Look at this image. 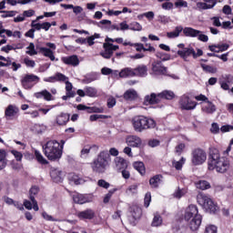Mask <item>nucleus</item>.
<instances>
[{
  "instance_id": "12",
  "label": "nucleus",
  "mask_w": 233,
  "mask_h": 233,
  "mask_svg": "<svg viewBox=\"0 0 233 233\" xmlns=\"http://www.w3.org/2000/svg\"><path fill=\"white\" fill-rule=\"evenodd\" d=\"M151 70L154 76H165V74H167V67L163 66L161 60L153 61Z\"/></svg>"
},
{
  "instance_id": "5",
  "label": "nucleus",
  "mask_w": 233,
  "mask_h": 233,
  "mask_svg": "<svg viewBox=\"0 0 233 233\" xmlns=\"http://www.w3.org/2000/svg\"><path fill=\"white\" fill-rule=\"evenodd\" d=\"M131 123L135 132H145V130H150L157 127L156 120L145 116H134Z\"/></svg>"
},
{
  "instance_id": "17",
  "label": "nucleus",
  "mask_w": 233,
  "mask_h": 233,
  "mask_svg": "<svg viewBox=\"0 0 233 233\" xmlns=\"http://www.w3.org/2000/svg\"><path fill=\"white\" fill-rule=\"evenodd\" d=\"M218 5V0H203V2L197 3V8L198 10H211Z\"/></svg>"
},
{
  "instance_id": "19",
  "label": "nucleus",
  "mask_w": 233,
  "mask_h": 233,
  "mask_svg": "<svg viewBox=\"0 0 233 233\" xmlns=\"http://www.w3.org/2000/svg\"><path fill=\"white\" fill-rule=\"evenodd\" d=\"M76 216L79 219H94V218H96V211H94V209L87 208L84 211H79Z\"/></svg>"
},
{
  "instance_id": "21",
  "label": "nucleus",
  "mask_w": 233,
  "mask_h": 233,
  "mask_svg": "<svg viewBox=\"0 0 233 233\" xmlns=\"http://www.w3.org/2000/svg\"><path fill=\"white\" fill-rule=\"evenodd\" d=\"M182 32L186 37H198L199 34H202L200 30L192 27H185Z\"/></svg>"
},
{
  "instance_id": "14",
  "label": "nucleus",
  "mask_w": 233,
  "mask_h": 233,
  "mask_svg": "<svg viewBox=\"0 0 233 233\" xmlns=\"http://www.w3.org/2000/svg\"><path fill=\"white\" fill-rule=\"evenodd\" d=\"M161 101H163L161 98V93H151L145 96L144 105H157L161 103Z\"/></svg>"
},
{
  "instance_id": "48",
  "label": "nucleus",
  "mask_w": 233,
  "mask_h": 233,
  "mask_svg": "<svg viewBox=\"0 0 233 233\" xmlns=\"http://www.w3.org/2000/svg\"><path fill=\"white\" fill-rule=\"evenodd\" d=\"M185 164V157H181L179 161L174 163V167L177 170H181L183 168V165Z\"/></svg>"
},
{
  "instance_id": "10",
  "label": "nucleus",
  "mask_w": 233,
  "mask_h": 233,
  "mask_svg": "<svg viewBox=\"0 0 233 233\" xmlns=\"http://www.w3.org/2000/svg\"><path fill=\"white\" fill-rule=\"evenodd\" d=\"M22 86L25 90H30V88H33L34 85H36V83H39V76L35 75H25L22 80Z\"/></svg>"
},
{
  "instance_id": "26",
  "label": "nucleus",
  "mask_w": 233,
  "mask_h": 233,
  "mask_svg": "<svg viewBox=\"0 0 233 233\" xmlns=\"http://www.w3.org/2000/svg\"><path fill=\"white\" fill-rule=\"evenodd\" d=\"M19 112V108L14 105H9L5 112V117H14Z\"/></svg>"
},
{
  "instance_id": "3",
  "label": "nucleus",
  "mask_w": 233,
  "mask_h": 233,
  "mask_svg": "<svg viewBox=\"0 0 233 233\" xmlns=\"http://www.w3.org/2000/svg\"><path fill=\"white\" fill-rule=\"evenodd\" d=\"M112 158L108 151H101L96 158L91 163V168L96 174H105L107 167H110Z\"/></svg>"
},
{
  "instance_id": "35",
  "label": "nucleus",
  "mask_w": 233,
  "mask_h": 233,
  "mask_svg": "<svg viewBox=\"0 0 233 233\" xmlns=\"http://www.w3.org/2000/svg\"><path fill=\"white\" fill-rule=\"evenodd\" d=\"M196 187L199 190H208V188H210V183L207 180H199L196 183Z\"/></svg>"
},
{
  "instance_id": "4",
  "label": "nucleus",
  "mask_w": 233,
  "mask_h": 233,
  "mask_svg": "<svg viewBox=\"0 0 233 233\" xmlns=\"http://www.w3.org/2000/svg\"><path fill=\"white\" fill-rule=\"evenodd\" d=\"M198 207L195 205H189L186 209V213L184 216L185 221H188V226L190 230H198L199 227H201V221L203 220V217L198 214Z\"/></svg>"
},
{
  "instance_id": "18",
  "label": "nucleus",
  "mask_w": 233,
  "mask_h": 233,
  "mask_svg": "<svg viewBox=\"0 0 233 233\" xmlns=\"http://www.w3.org/2000/svg\"><path fill=\"white\" fill-rule=\"evenodd\" d=\"M229 46L228 44H222V45H212L208 46V49L210 52H213L214 54H218L219 56H227V54H222V52H225L228 50Z\"/></svg>"
},
{
  "instance_id": "45",
  "label": "nucleus",
  "mask_w": 233,
  "mask_h": 233,
  "mask_svg": "<svg viewBox=\"0 0 233 233\" xmlns=\"http://www.w3.org/2000/svg\"><path fill=\"white\" fill-rule=\"evenodd\" d=\"M1 17L3 19H6V17H14V15H15V14H17L16 11H0Z\"/></svg>"
},
{
  "instance_id": "44",
  "label": "nucleus",
  "mask_w": 233,
  "mask_h": 233,
  "mask_svg": "<svg viewBox=\"0 0 233 233\" xmlns=\"http://www.w3.org/2000/svg\"><path fill=\"white\" fill-rule=\"evenodd\" d=\"M117 192V188H113L108 191V193L105 196L103 203L106 204L110 202V199L112 198V196H114V193Z\"/></svg>"
},
{
  "instance_id": "62",
  "label": "nucleus",
  "mask_w": 233,
  "mask_h": 233,
  "mask_svg": "<svg viewBox=\"0 0 233 233\" xmlns=\"http://www.w3.org/2000/svg\"><path fill=\"white\" fill-rule=\"evenodd\" d=\"M222 78L224 79L225 83H228V85H230V83L233 82V76H232V75H225V76H222Z\"/></svg>"
},
{
  "instance_id": "37",
  "label": "nucleus",
  "mask_w": 233,
  "mask_h": 233,
  "mask_svg": "<svg viewBox=\"0 0 233 233\" xmlns=\"http://www.w3.org/2000/svg\"><path fill=\"white\" fill-rule=\"evenodd\" d=\"M142 210L140 208L133 207L131 208V216L133 219H139L141 218Z\"/></svg>"
},
{
  "instance_id": "38",
  "label": "nucleus",
  "mask_w": 233,
  "mask_h": 233,
  "mask_svg": "<svg viewBox=\"0 0 233 233\" xmlns=\"http://www.w3.org/2000/svg\"><path fill=\"white\" fill-rule=\"evenodd\" d=\"M92 148H98L97 146L94 145L92 146H85L82 150H81V157H86V156H88V154H90V150H92Z\"/></svg>"
},
{
  "instance_id": "51",
  "label": "nucleus",
  "mask_w": 233,
  "mask_h": 233,
  "mask_svg": "<svg viewBox=\"0 0 233 233\" xmlns=\"http://www.w3.org/2000/svg\"><path fill=\"white\" fill-rule=\"evenodd\" d=\"M130 46H134L137 52H145V46L143 44L137 43L130 45Z\"/></svg>"
},
{
  "instance_id": "59",
  "label": "nucleus",
  "mask_w": 233,
  "mask_h": 233,
  "mask_svg": "<svg viewBox=\"0 0 233 233\" xmlns=\"http://www.w3.org/2000/svg\"><path fill=\"white\" fill-rule=\"evenodd\" d=\"M121 174H122V177H124V179H130V171H128L127 168H124L122 170H120Z\"/></svg>"
},
{
  "instance_id": "23",
  "label": "nucleus",
  "mask_w": 233,
  "mask_h": 233,
  "mask_svg": "<svg viewBox=\"0 0 233 233\" xmlns=\"http://www.w3.org/2000/svg\"><path fill=\"white\" fill-rule=\"evenodd\" d=\"M162 179H163V175H155L154 177H152L149 179V185L151 188H158Z\"/></svg>"
},
{
  "instance_id": "2",
  "label": "nucleus",
  "mask_w": 233,
  "mask_h": 233,
  "mask_svg": "<svg viewBox=\"0 0 233 233\" xmlns=\"http://www.w3.org/2000/svg\"><path fill=\"white\" fill-rule=\"evenodd\" d=\"M43 152L49 161H57L63 156V146L57 140H49L43 146Z\"/></svg>"
},
{
  "instance_id": "46",
  "label": "nucleus",
  "mask_w": 233,
  "mask_h": 233,
  "mask_svg": "<svg viewBox=\"0 0 233 233\" xmlns=\"http://www.w3.org/2000/svg\"><path fill=\"white\" fill-rule=\"evenodd\" d=\"M65 65H69V66H77L79 65V59H63Z\"/></svg>"
},
{
  "instance_id": "28",
  "label": "nucleus",
  "mask_w": 233,
  "mask_h": 233,
  "mask_svg": "<svg viewBox=\"0 0 233 233\" xmlns=\"http://www.w3.org/2000/svg\"><path fill=\"white\" fill-rule=\"evenodd\" d=\"M207 103V106H202V112H204L205 114H214V112H216V105H214L210 101H208Z\"/></svg>"
},
{
  "instance_id": "63",
  "label": "nucleus",
  "mask_w": 233,
  "mask_h": 233,
  "mask_svg": "<svg viewBox=\"0 0 233 233\" xmlns=\"http://www.w3.org/2000/svg\"><path fill=\"white\" fill-rule=\"evenodd\" d=\"M107 106L109 108H114V106H116V98L114 97H110L107 99Z\"/></svg>"
},
{
  "instance_id": "33",
  "label": "nucleus",
  "mask_w": 233,
  "mask_h": 233,
  "mask_svg": "<svg viewBox=\"0 0 233 233\" xmlns=\"http://www.w3.org/2000/svg\"><path fill=\"white\" fill-rule=\"evenodd\" d=\"M8 160H6V151L0 149V170H3L6 167Z\"/></svg>"
},
{
  "instance_id": "53",
  "label": "nucleus",
  "mask_w": 233,
  "mask_h": 233,
  "mask_svg": "<svg viewBox=\"0 0 233 233\" xmlns=\"http://www.w3.org/2000/svg\"><path fill=\"white\" fill-rule=\"evenodd\" d=\"M163 10H172L174 4L172 2H165L162 4Z\"/></svg>"
},
{
  "instance_id": "56",
  "label": "nucleus",
  "mask_w": 233,
  "mask_h": 233,
  "mask_svg": "<svg viewBox=\"0 0 233 233\" xmlns=\"http://www.w3.org/2000/svg\"><path fill=\"white\" fill-rule=\"evenodd\" d=\"M24 17H33V15H35V11L34 9H29L23 12Z\"/></svg>"
},
{
  "instance_id": "36",
  "label": "nucleus",
  "mask_w": 233,
  "mask_h": 233,
  "mask_svg": "<svg viewBox=\"0 0 233 233\" xmlns=\"http://www.w3.org/2000/svg\"><path fill=\"white\" fill-rule=\"evenodd\" d=\"M161 98L163 99H167V100H172L176 97V94L172 91L168 90H164L160 93Z\"/></svg>"
},
{
  "instance_id": "22",
  "label": "nucleus",
  "mask_w": 233,
  "mask_h": 233,
  "mask_svg": "<svg viewBox=\"0 0 233 233\" xmlns=\"http://www.w3.org/2000/svg\"><path fill=\"white\" fill-rule=\"evenodd\" d=\"M68 77L61 73H56L54 76L45 78L46 83H56V81H66Z\"/></svg>"
},
{
  "instance_id": "47",
  "label": "nucleus",
  "mask_w": 233,
  "mask_h": 233,
  "mask_svg": "<svg viewBox=\"0 0 233 233\" xmlns=\"http://www.w3.org/2000/svg\"><path fill=\"white\" fill-rule=\"evenodd\" d=\"M163 223V219H161V216L156 215L153 218L152 227H159Z\"/></svg>"
},
{
  "instance_id": "57",
  "label": "nucleus",
  "mask_w": 233,
  "mask_h": 233,
  "mask_svg": "<svg viewBox=\"0 0 233 233\" xmlns=\"http://www.w3.org/2000/svg\"><path fill=\"white\" fill-rule=\"evenodd\" d=\"M222 12L226 15H230L232 14V7H230L228 5H226L223 6Z\"/></svg>"
},
{
  "instance_id": "13",
  "label": "nucleus",
  "mask_w": 233,
  "mask_h": 233,
  "mask_svg": "<svg viewBox=\"0 0 233 233\" xmlns=\"http://www.w3.org/2000/svg\"><path fill=\"white\" fill-rule=\"evenodd\" d=\"M104 50L105 51L101 54L102 57H105V59H110L114 55V52H116V50H119V46H114V44L106 42L104 43Z\"/></svg>"
},
{
  "instance_id": "20",
  "label": "nucleus",
  "mask_w": 233,
  "mask_h": 233,
  "mask_svg": "<svg viewBox=\"0 0 233 233\" xmlns=\"http://www.w3.org/2000/svg\"><path fill=\"white\" fill-rule=\"evenodd\" d=\"M115 166L116 170H124L125 168H128V161L127 159L121 157H116L114 160Z\"/></svg>"
},
{
  "instance_id": "27",
  "label": "nucleus",
  "mask_w": 233,
  "mask_h": 233,
  "mask_svg": "<svg viewBox=\"0 0 233 233\" xmlns=\"http://www.w3.org/2000/svg\"><path fill=\"white\" fill-rule=\"evenodd\" d=\"M38 52L39 54H42V56H45V57L56 59V56H54V51H52V49L48 47H40Z\"/></svg>"
},
{
  "instance_id": "25",
  "label": "nucleus",
  "mask_w": 233,
  "mask_h": 233,
  "mask_svg": "<svg viewBox=\"0 0 233 233\" xmlns=\"http://www.w3.org/2000/svg\"><path fill=\"white\" fill-rule=\"evenodd\" d=\"M124 99H126V101H134L135 99H137V91L135 89L127 90L124 93Z\"/></svg>"
},
{
  "instance_id": "29",
  "label": "nucleus",
  "mask_w": 233,
  "mask_h": 233,
  "mask_svg": "<svg viewBox=\"0 0 233 233\" xmlns=\"http://www.w3.org/2000/svg\"><path fill=\"white\" fill-rule=\"evenodd\" d=\"M73 201L75 203H77L78 205H84V203L88 202V198H86L84 195L76 193L75 195H73Z\"/></svg>"
},
{
  "instance_id": "39",
  "label": "nucleus",
  "mask_w": 233,
  "mask_h": 233,
  "mask_svg": "<svg viewBox=\"0 0 233 233\" xmlns=\"http://www.w3.org/2000/svg\"><path fill=\"white\" fill-rule=\"evenodd\" d=\"M35 159L40 163L41 165H48V160L44 158L43 155L37 150L35 151Z\"/></svg>"
},
{
  "instance_id": "9",
  "label": "nucleus",
  "mask_w": 233,
  "mask_h": 233,
  "mask_svg": "<svg viewBox=\"0 0 233 233\" xmlns=\"http://www.w3.org/2000/svg\"><path fill=\"white\" fill-rule=\"evenodd\" d=\"M191 161L195 166L203 165V163L207 161V153L201 148L194 149Z\"/></svg>"
},
{
  "instance_id": "15",
  "label": "nucleus",
  "mask_w": 233,
  "mask_h": 233,
  "mask_svg": "<svg viewBox=\"0 0 233 233\" xmlns=\"http://www.w3.org/2000/svg\"><path fill=\"white\" fill-rule=\"evenodd\" d=\"M126 143L128 145V147H133L135 148H139V147L143 145L141 137L136 135L127 136L126 138Z\"/></svg>"
},
{
  "instance_id": "16",
  "label": "nucleus",
  "mask_w": 233,
  "mask_h": 233,
  "mask_svg": "<svg viewBox=\"0 0 233 233\" xmlns=\"http://www.w3.org/2000/svg\"><path fill=\"white\" fill-rule=\"evenodd\" d=\"M39 194V187L36 186H34L29 190V199L33 203V209L35 212H37L39 210V206L37 205V200H35V197Z\"/></svg>"
},
{
  "instance_id": "24",
  "label": "nucleus",
  "mask_w": 233,
  "mask_h": 233,
  "mask_svg": "<svg viewBox=\"0 0 233 233\" xmlns=\"http://www.w3.org/2000/svg\"><path fill=\"white\" fill-rule=\"evenodd\" d=\"M35 96L39 99L41 97H44V99L46 101H54V96H52V94L50 92H48V90L45 89L41 92L35 93Z\"/></svg>"
},
{
  "instance_id": "32",
  "label": "nucleus",
  "mask_w": 233,
  "mask_h": 233,
  "mask_svg": "<svg viewBox=\"0 0 233 233\" xmlns=\"http://www.w3.org/2000/svg\"><path fill=\"white\" fill-rule=\"evenodd\" d=\"M61 174L62 172L57 169L51 170L50 176L53 181H55V183H61V181H63V178L61 177Z\"/></svg>"
},
{
  "instance_id": "11",
  "label": "nucleus",
  "mask_w": 233,
  "mask_h": 233,
  "mask_svg": "<svg viewBox=\"0 0 233 233\" xmlns=\"http://www.w3.org/2000/svg\"><path fill=\"white\" fill-rule=\"evenodd\" d=\"M179 105L182 110H194L198 106V103L196 101H192V99L187 96H183L180 97Z\"/></svg>"
},
{
  "instance_id": "43",
  "label": "nucleus",
  "mask_w": 233,
  "mask_h": 233,
  "mask_svg": "<svg viewBox=\"0 0 233 233\" xmlns=\"http://www.w3.org/2000/svg\"><path fill=\"white\" fill-rule=\"evenodd\" d=\"M86 96H88L89 97H96L97 96V89L96 87H86Z\"/></svg>"
},
{
  "instance_id": "58",
  "label": "nucleus",
  "mask_w": 233,
  "mask_h": 233,
  "mask_svg": "<svg viewBox=\"0 0 233 233\" xmlns=\"http://www.w3.org/2000/svg\"><path fill=\"white\" fill-rule=\"evenodd\" d=\"M212 134H219V126L218 123H213L210 129Z\"/></svg>"
},
{
  "instance_id": "52",
  "label": "nucleus",
  "mask_w": 233,
  "mask_h": 233,
  "mask_svg": "<svg viewBox=\"0 0 233 233\" xmlns=\"http://www.w3.org/2000/svg\"><path fill=\"white\" fill-rule=\"evenodd\" d=\"M11 154H13V156H15L16 161H21V159H23V153H21L17 150H12Z\"/></svg>"
},
{
  "instance_id": "41",
  "label": "nucleus",
  "mask_w": 233,
  "mask_h": 233,
  "mask_svg": "<svg viewBox=\"0 0 233 233\" xmlns=\"http://www.w3.org/2000/svg\"><path fill=\"white\" fill-rule=\"evenodd\" d=\"M200 66L204 72H208L209 74H216V72H218V68L212 66H208L207 64H201Z\"/></svg>"
},
{
  "instance_id": "7",
  "label": "nucleus",
  "mask_w": 233,
  "mask_h": 233,
  "mask_svg": "<svg viewBox=\"0 0 233 233\" xmlns=\"http://www.w3.org/2000/svg\"><path fill=\"white\" fill-rule=\"evenodd\" d=\"M148 72L147 66H139L135 69L130 67H126L119 72V77H134L137 76L138 77H145Z\"/></svg>"
},
{
  "instance_id": "31",
  "label": "nucleus",
  "mask_w": 233,
  "mask_h": 233,
  "mask_svg": "<svg viewBox=\"0 0 233 233\" xmlns=\"http://www.w3.org/2000/svg\"><path fill=\"white\" fill-rule=\"evenodd\" d=\"M70 121V115L62 113L60 116L56 117V123L57 125L63 126L66 123H68Z\"/></svg>"
},
{
  "instance_id": "64",
  "label": "nucleus",
  "mask_w": 233,
  "mask_h": 233,
  "mask_svg": "<svg viewBox=\"0 0 233 233\" xmlns=\"http://www.w3.org/2000/svg\"><path fill=\"white\" fill-rule=\"evenodd\" d=\"M185 150V144H179L176 147V153L178 154V156H181V152Z\"/></svg>"
},
{
  "instance_id": "55",
  "label": "nucleus",
  "mask_w": 233,
  "mask_h": 233,
  "mask_svg": "<svg viewBox=\"0 0 233 233\" xmlns=\"http://www.w3.org/2000/svg\"><path fill=\"white\" fill-rule=\"evenodd\" d=\"M205 233H218V228L214 225H210L206 228Z\"/></svg>"
},
{
  "instance_id": "50",
  "label": "nucleus",
  "mask_w": 233,
  "mask_h": 233,
  "mask_svg": "<svg viewBox=\"0 0 233 233\" xmlns=\"http://www.w3.org/2000/svg\"><path fill=\"white\" fill-rule=\"evenodd\" d=\"M150 201H152V196L150 193H147L144 198V205L147 208L150 206Z\"/></svg>"
},
{
  "instance_id": "42",
  "label": "nucleus",
  "mask_w": 233,
  "mask_h": 233,
  "mask_svg": "<svg viewBox=\"0 0 233 233\" xmlns=\"http://www.w3.org/2000/svg\"><path fill=\"white\" fill-rule=\"evenodd\" d=\"M86 110L88 114H103V112H105V109L103 107L96 106H87Z\"/></svg>"
},
{
  "instance_id": "30",
  "label": "nucleus",
  "mask_w": 233,
  "mask_h": 233,
  "mask_svg": "<svg viewBox=\"0 0 233 233\" xmlns=\"http://www.w3.org/2000/svg\"><path fill=\"white\" fill-rule=\"evenodd\" d=\"M180 32H183V26L178 25L175 28L174 31L167 32V37H168V39H176V37H179Z\"/></svg>"
},
{
  "instance_id": "1",
  "label": "nucleus",
  "mask_w": 233,
  "mask_h": 233,
  "mask_svg": "<svg viewBox=\"0 0 233 233\" xmlns=\"http://www.w3.org/2000/svg\"><path fill=\"white\" fill-rule=\"evenodd\" d=\"M208 170H217L219 174H225L230 168V162L225 157L219 156V150L216 147L209 148L208 161Z\"/></svg>"
},
{
  "instance_id": "60",
  "label": "nucleus",
  "mask_w": 233,
  "mask_h": 233,
  "mask_svg": "<svg viewBox=\"0 0 233 233\" xmlns=\"http://www.w3.org/2000/svg\"><path fill=\"white\" fill-rule=\"evenodd\" d=\"M42 217L44 219H46V221H57V219L54 218L51 215H48L46 212L42 213Z\"/></svg>"
},
{
  "instance_id": "6",
  "label": "nucleus",
  "mask_w": 233,
  "mask_h": 233,
  "mask_svg": "<svg viewBox=\"0 0 233 233\" xmlns=\"http://www.w3.org/2000/svg\"><path fill=\"white\" fill-rule=\"evenodd\" d=\"M177 48L181 49L178 50L177 54L182 59H187V57H193V59H198V57H201V56H203V50L198 49L196 53V50H194V47L191 46L186 47L185 44H178Z\"/></svg>"
},
{
  "instance_id": "8",
  "label": "nucleus",
  "mask_w": 233,
  "mask_h": 233,
  "mask_svg": "<svg viewBox=\"0 0 233 233\" xmlns=\"http://www.w3.org/2000/svg\"><path fill=\"white\" fill-rule=\"evenodd\" d=\"M198 203L204 207V208H206L207 212H209V214H216L218 210H219V208L214 204V201H212V199L206 195H198Z\"/></svg>"
},
{
  "instance_id": "34",
  "label": "nucleus",
  "mask_w": 233,
  "mask_h": 233,
  "mask_svg": "<svg viewBox=\"0 0 233 233\" xmlns=\"http://www.w3.org/2000/svg\"><path fill=\"white\" fill-rule=\"evenodd\" d=\"M133 167L141 176L147 174V169L145 168V164L143 162H134Z\"/></svg>"
},
{
  "instance_id": "61",
  "label": "nucleus",
  "mask_w": 233,
  "mask_h": 233,
  "mask_svg": "<svg viewBox=\"0 0 233 233\" xmlns=\"http://www.w3.org/2000/svg\"><path fill=\"white\" fill-rule=\"evenodd\" d=\"M71 181H73L75 185H81V181H83V179L79 178L77 175H73L71 177Z\"/></svg>"
},
{
  "instance_id": "40",
  "label": "nucleus",
  "mask_w": 233,
  "mask_h": 233,
  "mask_svg": "<svg viewBox=\"0 0 233 233\" xmlns=\"http://www.w3.org/2000/svg\"><path fill=\"white\" fill-rule=\"evenodd\" d=\"M129 30H132L133 32H141V30H143V25L138 22H133L129 25Z\"/></svg>"
},
{
  "instance_id": "54",
  "label": "nucleus",
  "mask_w": 233,
  "mask_h": 233,
  "mask_svg": "<svg viewBox=\"0 0 233 233\" xmlns=\"http://www.w3.org/2000/svg\"><path fill=\"white\" fill-rule=\"evenodd\" d=\"M208 57H218V59H227V55H219L216 53H208Z\"/></svg>"
},
{
  "instance_id": "49",
  "label": "nucleus",
  "mask_w": 233,
  "mask_h": 233,
  "mask_svg": "<svg viewBox=\"0 0 233 233\" xmlns=\"http://www.w3.org/2000/svg\"><path fill=\"white\" fill-rule=\"evenodd\" d=\"M98 187L101 188H109L110 187V183L106 182L105 179H99L97 182Z\"/></svg>"
}]
</instances>
